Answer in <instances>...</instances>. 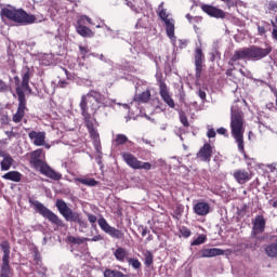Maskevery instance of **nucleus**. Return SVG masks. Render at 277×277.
<instances>
[{
  "label": "nucleus",
  "instance_id": "nucleus-48",
  "mask_svg": "<svg viewBox=\"0 0 277 277\" xmlns=\"http://www.w3.org/2000/svg\"><path fill=\"white\" fill-rule=\"evenodd\" d=\"M5 90H8V84L0 79V92H5Z\"/></svg>",
  "mask_w": 277,
  "mask_h": 277
},
{
  "label": "nucleus",
  "instance_id": "nucleus-20",
  "mask_svg": "<svg viewBox=\"0 0 277 277\" xmlns=\"http://www.w3.org/2000/svg\"><path fill=\"white\" fill-rule=\"evenodd\" d=\"M222 254H224V250L219 248L202 249L199 252V259H211L213 256H222Z\"/></svg>",
  "mask_w": 277,
  "mask_h": 277
},
{
  "label": "nucleus",
  "instance_id": "nucleus-5",
  "mask_svg": "<svg viewBox=\"0 0 277 277\" xmlns=\"http://www.w3.org/2000/svg\"><path fill=\"white\" fill-rule=\"evenodd\" d=\"M2 18H8L13 21V23H18L19 25H31L36 23V16L27 14L23 9L16 8H4L0 12Z\"/></svg>",
  "mask_w": 277,
  "mask_h": 277
},
{
  "label": "nucleus",
  "instance_id": "nucleus-13",
  "mask_svg": "<svg viewBox=\"0 0 277 277\" xmlns=\"http://www.w3.org/2000/svg\"><path fill=\"white\" fill-rule=\"evenodd\" d=\"M97 224L100 228L104 233H106V235H109V237H113V239H122V237H124V234L122 233V230L117 229L116 227H111V225L107 223V220H105V217H100L97 220Z\"/></svg>",
  "mask_w": 277,
  "mask_h": 277
},
{
  "label": "nucleus",
  "instance_id": "nucleus-45",
  "mask_svg": "<svg viewBox=\"0 0 277 277\" xmlns=\"http://www.w3.org/2000/svg\"><path fill=\"white\" fill-rule=\"evenodd\" d=\"M163 166H166V160L159 158V159L155 162V166H154V167L151 166V168L163 167Z\"/></svg>",
  "mask_w": 277,
  "mask_h": 277
},
{
  "label": "nucleus",
  "instance_id": "nucleus-15",
  "mask_svg": "<svg viewBox=\"0 0 277 277\" xmlns=\"http://www.w3.org/2000/svg\"><path fill=\"white\" fill-rule=\"evenodd\" d=\"M117 5H127L132 12L140 14V11L144 10V5H146V0H133V2L129 0H117Z\"/></svg>",
  "mask_w": 277,
  "mask_h": 277
},
{
  "label": "nucleus",
  "instance_id": "nucleus-33",
  "mask_svg": "<svg viewBox=\"0 0 277 277\" xmlns=\"http://www.w3.org/2000/svg\"><path fill=\"white\" fill-rule=\"evenodd\" d=\"M88 240H89L88 238L74 237V236H70L68 238V241L70 243H76L77 246H81V243H85V241H88Z\"/></svg>",
  "mask_w": 277,
  "mask_h": 277
},
{
  "label": "nucleus",
  "instance_id": "nucleus-53",
  "mask_svg": "<svg viewBox=\"0 0 277 277\" xmlns=\"http://www.w3.org/2000/svg\"><path fill=\"white\" fill-rule=\"evenodd\" d=\"M179 42H180V49H185V47H187V40L181 39Z\"/></svg>",
  "mask_w": 277,
  "mask_h": 277
},
{
  "label": "nucleus",
  "instance_id": "nucleus-43",
  "mask_svg": "<svg viewBox=\"0 0 277 277\" xmlns=\"http://www.w3.org/2000/svg\"><path fill=\"white\" fill-rule=\"evenodd\" d=\"M88 221L90 222V224H96V215L94 214H87Z\"/></svg>",
  "mask_w": 277,
  "mask_h": 277
},
{
  "label": "nucleus",
  "instance_id": "nucleus-17",
  "mask_svg": "<svg viewBox=\"0 0 277 277\" xmlns=\"http://www.w3.org/2000/svg\"><path fill=\"white\" fill-rule=\"evenodd\" d=\"M201 10H202V12L208 14V16H212L213 18H224V16H226L224 11H222L221 9H217L213 5L203 4L201 6Z\"/></svg>",
  "mask_w": 277,
  "mask_h": 277
},
{
  "label": "nucleus",
  "instance_id": "nucleus-24",
  "mask_svg": "<svg viewBox=\"0 0 277 277\" xmlns=\"http://www.w3.org/2000/svg\"><path fill=\"white\" fill-rule=\"evenodd\" d=\"M234 177L240 185H243V183H248V181H250V174L248 171L238 170L234 172Z\"/></svg>",
  "mask_w": 277,
  "mask_h": 277
},
{
  "label": "nucleus",
  "instance_id": "nucleus-60",
  "mask_svg": "<svg viewBox=\"0 0 277 277\" xmlns=\"http://www.w3.org/2000/svg\"><path fill=\"white\" fill-rule=\"evenodd\" d=\"M43 146H45V148H51V145H49V144H47V141H44V145Z\"/></svg>",
  "mask_w": 277,
  "mask_h": 277
},
{
  "label": "nucleus",
  "instance_id": "nucleus-28",
  "mask_svg": "<svg viewBox=\"0 0 277 277\" xmlns=\"http://www.w3.org/2000/svg\"><path fill=\"white\" fill-rule=\"evenodd\" d=\"M76 181H78V183H81L82 185H87L88 187H96V185H98V182L94 179L79 177Z\"/></svg>",
  "mask_w": 277,
  "mask_h": 277
},
{
  "label": "nucleus",
  "instance_id": "nucleus-42",
  "mask_svg": "<svg viewBox=\"0 0 277 277\" xmlns=\"http://www.w3.org/2000/svg\"><path fill=\"white\" fill-rule=\"evenodd\" d=\"M222 1L226 3L227 8H233V5H237L238 3H241V2H237V0H222Z\"/></svg>",
  "mask_w": 277,
  "mask_h": 277
},
{
  "label": "nucleus",
  "instance_id": "nucleus-57",
  "mask_svg": "<svg viewBox=\"0 0 277 277\" xmlns=\"http://www.w3.org/2000/svg\"><path fill=\"white\" fill-rule=\"evenodd\" d=\"M271 8L272 10H277V2H272Z\"/></svg>",
  "mask_w": 277,
  "mask_h": 277
},
{
  "label": "nucleus",
  "instance_id": "nucleus-55",
  "mask_svg": "<svg viewBox=\"0 0 277 277\" xmlns=\"http://www.w3.org/2000/svg\"><path fill=\"white\" fill-rule=\"evenodd\" d=\"M239 72L243 76V77H250V71H246L243 69H239Z\"/></svg>",
  "mask_w": 277,
  "mask_h": 277
},
{
  "label": "nucleus",
  "instance_id": "nucleus-6",
  "mask_svg": "<svg viewBox=\"0 0 277 277\" xmlns=\"http://www.w3.org/2000/svg\"><path fill=\"white\" fill-rule=\"evenodd\" d=\"M40 157H42V149H37L31 153L30 159L35 168H39L41 174L48 176V179H52V181H62V173H58L55 170H53L51 167H49V164L40 160Z\"/></svg>",
  "mask_w": 277,
  "mask_h": 277
},
{
  "label": "nucleus",
  "instance_id": "nucleus-1",
  "mask_svg": "<svg viewBox=\"0 0 277 277\" xmlns=\"http://www.w3.org/2000/svg\"><path fill=\"white\" fill-rule=\"evenodd\" d=\"M114 104H116V101L107 100L103 93L95 90H91L88 94L82 95L79 104L90 137L93 140V146L100 159L103 157V151H101V136L98 135V131L94 129V122H96L94 116L101 107H114Z\"/></svg>",
  "mask_w": 277,
  "mask_h": 277
},
{
  "label": "nucleus",
  "instance_id": "nucleus-11",
  "mask_svg": "<svg viewBox=\"0 0 277 277\" xmlns=\"http://www.w3.org/2000/svg\"><path fill=\"white\" fill-rule=\"evenodd\" d=\"M121 157L123 161H126L127 166L132 168V170H153V164L150 162H144L142 160H138L131 153H122Z\"/></svg>",
  "mask_w": 277,
  "mask_h": 277
},
{
  "label": "nucleus",
  "instance_id": "nucleus-18",
  "mask_svg": "<svg viewBox=\"0 0 277 277\" xmlns=\"http://www.w3.org/2000/svg\"><path fill=\"white\" fill-rule=\"evenodd\" d=\"M211 155H213V149L211 145L205 144L197 154V159H200V161H206V163H209V161H211Z\"/></svg>",
  "mask_w": 277,
  "mask_h": 277
},
{
  "label": "nucleus",
  "instance_id": "nucleus-40",
  "mask_svg": "<svg viewBox=\"0 0 277 277\" xmlns=\"http://www.w3.org/2000/svg\"><path fill=\"white\" fill-rule=\"evenodd\" d=\"M180 233H181L182 237H185V238L192 236V230H189V228H187V227H182L180 229Z\"/></svg>",
  "mask_w": 277,
  "mask_h": 277
},
{
  "label": "nucleus",
  "instance_id": "nucleus-46",
  "mask_svg": "<svg viewBox=\"0 0 277 277\" xmlns=\"http://www.w3.org/2000/svg\"><path fill=\"white\" fill-rule=\"evenodd\" d=\"M172 159L174 160L173 168H180V166H181V158L172 157Z\"/></svg>",
  "mask_w": 277,
  "mask_h": 277
},
{
  "label": "nucleus",
  "instance_id": "nucleus-56",
  "mask_svg": "<svg viewBox=\"0 0 277 277\" xmlns=\"http://www.w3.org/2000/svg\"><path fill=\"white\" fill-rule=\"evenodd\" d=\"M186 18H187V21H189V23H192V21H199L198 17H192V15H189V14H186Z\"/></svg>",
  "mask_w": 277,
  "mask_h": 277
},
{
  "label": "nucleus",
  "instance_id": "nucleus-3",
  "mask_svg": "<svg viewBox=\"0 0 277 277\" xmlns=\"http://www.w3.org/2000/svg\"><path fill=\"white\" fill-rule=\"evenodd\" d=\"M272 53V49L259 48L256 45H252L250 48L240 49L234 52L233 56L228 61L229 66H241V60H253L259 61L263 60V57H267V54Z\"/></svg>",
  "mask_w": 277,
  "mask_h": 277
},
{
  "label": "nucleus",
  "instance_id": "nucleus-23",
  "mask_svg": "<svg viewBox=\"0 0 277 277\" xmlns=\"http://www.w3.org/2000/svg\"><path fill=\"white\" fill-rule=\"evenodd\" d=\"M116 261H119V263H124L127 259H129V251L122 247H118L114 252H113Z\"/></svg>",
  "mask_w": 277,
  "mask_h": 277
},
{
  "label": "nucleus",
  "instance_id": "nucleus-22",
  "mask_svg": "<svg viewBox=\"0 0 277 277\" xmlns=\"http://www.w3.org/2000/svg\"><path fill=\"white\" fill-rule=\"evenodd\" d=\"M0 157H2V161L0 162L1 171L8 172V170H10V168H12V164L14 163V158H12V156H10V154L8 153H4Z\"/></svg>",
  "mask_w": 277,
  "mask_h": 277
},
{
  "label": "nucleus",
  "instance_id": "nucleus-2",
  "mask_svg": "<svg viewBox=\"0 0 277 277\" xmlns=\"http://www.w3.org/2000/svg\"><path fill=\"white\" fill-rule=\"evenodd\" d=\"M29 69H26L23 72V80L21 83V78L16 76L14 78L15 85H16V94L18 98V107L17 111L13 115V122H21L23 118L25 117V110L27 109V101L25 100V92H31V89L29 88Z\"/></svg>",
  "mask_w": 277,
  "mask_h": 277
},
{
  "label": "nucleus",
  "instance_id": "nucleus-8",
  "mask_svg": "<svg viewBox=\"0 0 277 277\" xmlns=\"http://www.w3.org/2000/svg\"><path fill=\"white\" fill-rule=\"evenodd\" d=\"M28 202L36 211H38L39 214L42 215V217L49 220L51 224H54L55 226H64V221H62L57 214L47 208L42 202L34 200L32 198H29Z\"/></svg>",
  "mask_w": 277,
  "mask_h": 277
},
{
  "label": "nucleus",
  "instance_id": "nucleus-61",
  "mask_svg": "<svg viewBox=\"0 0 277 277\" xmlns=\"http://www.w3.org/2000/svg\"><path fill=\"white\" fill-rule=\"evenodd\" d=\"M142 237H146V229L142 232Z\"/></svg>",
  "mask_w": 277,
  "mask_h": 277
},
{
  "label": "nucleus",
  "instance_id": "nucleus-4",
  "mask_svg": "<svg viewBox=\"0 0 277 277\" xmlns=\"http://www.w3.org/2000/svg\"><path fill=\"white\" fill-rule=\"evenodd\" d=\"M230 130L234 140H236V143L238 144L239 153H245L243 133L246 132V129L243 128V113L235 106H232Z\"/></svg>",
  "mask_w": 277,
  "mask_h": 277
},
{
  "label": "nucleus",
  "instance_id": "nucleus-37",
  "mask_svg": "<svg viewBox=\"0 0 277 277\" xmlns=\"http://www.w3.org/2000/svg\"><path fill=\"white\" fill-rule=\"evenodd\" d=\"M195 77L197 80L200 79V77H202V64H195Z\"/></svg>",
  "mask_w": 277,
  "mask_h": 277
},
{
  "label": "nucleus",
  "instance_id": "nucleus-38",
  "mask_svg": "<svg viewBox=\"0 0 277 277\" xmlns=\"http://www.w3.org/2000/svg\"><path fill=\"white\" fill-rule=\"evenodd\" d=\"M180 122L183 124V127H189V121L187 120L185 113H180Z\"/></svg>",
  "mask_w": 277,
  "mask_h": 277
},
{
  "label": "nucleus",
  "instance_id": "nucleus-64",
  "mask_svg": "<svg viewBox=\"0 0 277 277\" xmlns=\"http://www.w3.org/2000/svg\"><path fill=\"white\" fill-rule=\"evenodd\" d=\"M4 153H5V151H3V150L0 149V157H1Z\"/></svg>",
  "mask_w": 277,
  "mask_h": 277
},
{
  "label": "nucleus",
  "instance_id": "nucleus-31",
  "mask_svg": "<svg viewBox=\"0 0 277 277\" xmlns=\"http://www.w3.org/2000/svg\"><path fill=\"white\" fill-rule=\"evenodd\" d=\"M114 142L117 146H122V144H127V142H129V137L124 134H117Z\"/></svg>",
  "mask_w": 277,
  "mask_h": 277
},
{
  "label": "nucleus",
  "instance_id": "nucleus-32",
  "mask_svg": "<svg viewBox=\"0 0 277 277\" xmlns=\"http://www.w3.org/2000/svg\"><path fill=\"white\" fill-rule=\"evenodd\" d=\"M127 263H128V265H131V267H133V269H140L142 267V262H140V260H137L135 258L127 259Z\"/></svg>",
  "mask_w": 277,
  "mask_h": 277
},
{
  "label": "nucleus",
  "instance_id": "nucleus-54",
  "mask_svg": "<svg viewBox=\"0 0 277 277\" xmlns=\"http://www.w3.org/2000/svg\"><path fill=\"white\" fill-rule=\"evenodd\" d=\"M229 66H232V68H228V69L226 70L227 77H230V75H233V70H235V66H236V65H229Z\"/></svg>",
  "mask_w": 277,
  "mask_h": 277
},
{
  "label": "nucleus",
  "instance_id": "nucleus-44",
  "mask_svg": "<svg viewBox=\"0 0 277 277\" xmlns=\"http://www.w3.org/2000/svg\"><path fill=\"white\" fill-rule=\"evenodd\" d=\"M207 136H208L209 138L215 137V130H214L213 128L209 127V126H208V133H207Z\"/></svg>",
  "mask_w": 277,
  "mask_h": 277
},
{
  "label": "nucleus",
  "instance_id": "nucleus-62",
  "mask_svg": "<svg viewBox=\"0 0 277 277\" xmlns=\"http://www.w3.org/2000/svg\"><path fill=\"white\" fill-rule=\"evenodd\" d=\"M96 28L101 29V28H103V26L101 24H98V25H96Z\"/></svg>",
  "mask_w": 277,
  "mask_h": 277
},
{
  "label": "nucleus",
  "instance_id": "nucleus-59",
  "mask_svg": "<svg viewBox=\"0 0 277 277\" xmlns=\"http://www.w3.org/2000/svg\"><path fill=\"white\" fill-rule=\"evenodd\" d=\"M104 27H105V29H107V31H114V30H111V28H109V26H107V25H104Z\"/></svg>",
  "mask_w": 277,
  "mask_h": 277
},
{
  "label": "nucleus",
  "instance_id": "nucleus-7",
  "mask_svg": "<svg viewBox=\"0 0 277 277\" xmlns=\"http://www.w3.org/2000/svg\"><path fill=\"white\" fill-rule=\"evenodd\" d=\"M55 207L66 222H74L75 224H79V226L85 225V222L81 219V214L72 211L63 199L56 200Z\"/></svg>",
  "mask_w": 277,
  "mask_h": 277
},
{
  "label": "nucleus",
  "instance_id": "nucleus-50",
  "mask_svg": "<svg viewBox=\"0 0 277 277\" xmlns=\"http://www.w3.org/2000/svg\"><path fill=\"white\" fill-rule=\"evenodd\" d=\"M216 133H219V135H225L226 137H228V135L226 134V129L225 128H219L216 130Z\"/></svg>",
  "mask_w": 277,
  "mask_h": 277
},
{
  "label": "nucleus",
  "instance_id": "nucleus-26",
  "mask_svg": "<svg viewBox=\"0 0 277 277\" xmlns=\"http://www.w3.org/2000/svg\"><path fill=\"white\" fill-rule=\"evenodd\" d=\"M12 267H10V260L2 261L0 277H11Z\"/></svg>",
  "mask_w": 277,
  "mask_h": 277
},
{
  "label": "nucleus",
  "instance_id": "nucleus-35",
  "mask_svg": "<svg viewBox=\"0 0 277 277\" xmlns=\"http://www.w3.org/2000/svg\"><path fill=\"white\" fill-rule=\"evenodd\" d=\"M205 241H207V237L205 235H200L190 243V246H201Z\"/></svg>",
  "mask_w": 277,
  "mask_h": 277
},
{
  "label": "nucleus",
  "instance_id": "nucleus-34",
  "mask_svg": "<svg viewBox=\"0 0 277 277\" xmlns=\"http://www.w3.org/2000/svg\"><path fill=\"white\" fill-rule=\"evenodd\" d=\"M143 256L145 259V265L147 267H149V265L153 263V259H154L153 252L146 250V251L143 252Z\"/></svg>",
  "mask_w": 277,
  "mask_h": 277
},
{
  "label": "nucleus",
  "instance_id": "nucleus-25",
  "mask_svg": "<svg viewBox=\"0 0 277 277\" xmlns=\"http://www.w3.org/2000/svg\"><path fill=\"white\" fill-rule=\"evenodd\" d=\"M2 179H4V181H13V183H21L23 175L18 171H10L2 175Z\"/></svg>",
  "mask_w": 277,
  "mask_h": 277
},
{
  "label": "nucleus",
  "instance_id": "nucleus-27",
  "mask_svg": "<svg viewBox=\"0 0 277 277\" xmlns=\"http://www.w3.org/2000/svg\"><path fill=\"white\" fill-rule=\"evenodd\" d=\"M0 248L3 252L2 261H10V242L2 241Z\"/></svg>",
  "mask_w": 277,
  "mask_h": 277
},
{
  "label": "nucleus",
  "instance_id": "nucleus-39",
  "mask_svg": "<svg viewBox=\"0 0 277 277\" xmlns=\"http://www.w3.org/2000/svg\"><path fill=\"white\" fill-rule=\"evenodd\" d=\"M0 122L1 124H8L10 122V117L6 113H0Z\"/></svg>",
  "mask_w": 277,
  "mask_h": 277
},
{
  "label": "nucleus",
  "instance_id": "nucleus-29",
  "mask_svg": "<svg viewBox=\"0 0 277 277\" xmlns=\"http://www.w3.org/2000/svg\"><path fill=\"white\" fill-rule=\"evenodd\" d=\"M195 64H205V54L201 48L195 50Z\"/></svg>",
  "mask_w": 277,
  "mask_h": 277
},
{
  "label": "nucleus",
  "instance_id": "nucleus-51",
  "mask_svg": "<svg viewBox=\"0 0 277 277\" xmlns=\"http://www.w3.org/2000/svg\"><path fill=\"white\" fill-rule=\"evenodd\" d=\"M58 88H66L68 85V81L66 80H60L57 83Z\"/></svg>",
  "mask_w": 277,
  "mask_h": 277
},
{
  "label": "nucleus",
  "instance_id": "nucleus-47",
  "mask_svg": "<svg viewBox=\"0 0 277 277\" xmlns=\"http://www.w3.org/2000/svg\"><path fill=\"white\" fill-rule=\"evenodd\" d=\"M198 96L199 98H201V101H206L207 100V93L202 90L198 91Z\"/></svg>",
  "mask_w": 277,
  "mask_h": 277
},
{
  "label": "nucleus",
  "instance_id": "nucleus-9",
  "mask_svg": "<svg viewBox=\"0 0 277 277\" xmlns=\"http://www.w3.org/2000/svg\"><path fill=\"white\" fill-rule=\"evenodd\" d=\"M158 16L161 18L166 25V32L168 38H170L173 47H176V36L174 35V18L170 17L168 10L163 8V2L158 6Z\"/></svg>",
  "mask_w": 277,
  "mask_h": 277
},
{
  "label": "nucleus",
  "instance_id": "nucleus-30",
  "mask_svg": "<svg viewBox=\"0 0 277 277\" xmlns=\"http://www.w3.org/2000/svg\"><path fill=\"white\" fill-rule=\"evenodd\" d=\"M265 253L267 254V256H277V242L267 246L265 248Z\"/></svg>",
  "mask_w": 277,
  "mask_h": 277
},
{
  "label": "nucleus",
  "instance_id": "nucleus-19",
  "mask_svg": "<svg viewBox=\"0 0 277 277\" xmlns=\"http://www.w3.org/2000/svg\"><path fill=\"white\" fill-rule=\"evenodd\" d=\"M265 230V217L263 215L255 216L253 222L252 235L256 237V235H261Z\"/></svg>",
  "mask_w": 277,
  "mask_h": 277
},
{
  "label": "nucleus",
  "instance_id": "nucleus-58",
  "mask_svg": "<svg viewBox=\"0 0 277 277\" xmlns=\"http://www.w3.org/2000/svg\"><path fill=\"white\" fill-rule=\"evenodd\" d=\"M98 58H100L102 62H105V55L101 54V55L98 56Z\"/></svg>",
  "mask_w": 277,
  "mask_h": 277
},
{
  "label": "nucleus",
  "instance_id": "nucleus-63",
  "mask_svg": "<svg viewBox=\"0 0 277 277\" xmlns=\"http://www.w3.org/2000/svg\"><path fill=\"white\" fill-rule=\"evenodd\" d=\"M6 135H9V137L12 136V132H6Z\"/></svg>",
  "mask_w": 277,
  "mask_h": 277
},
{
  "label": "nucleus",
  "instance_id": "nucleus-36",
  "mask_svg": "<svg viewBox=\"0 0 277 277\" xmlns=\"http://www.w3.org/2000/svg\"><path fill=\"white\" fill-rule=\"evenodd\" d=\"M79 53L82 60H85V57H88V53H90V49L85 45H79Z\"/></svg>",
  "mask_w": 277,
  "mask_h": 277
},
{
  "label": "nucleus",
  "instance_id": "nucleus-41",
  "mask_svg": "<svg viewBox=\"0 0 277 277\" xmlns=\"http://www.w3.org/2000/svg\"><path fill=\"white\" fill-rule=\"evenodd\" d=\"M272 26H273L272 37L274 38V40H277V22L272 21Z\"/></svg>",
  "mask_w": 277,
  "mask_h": 277
},
{
  "label": "nucleus",
  "instance_id": "nucleus-14",
  "mask_svg": "<svg viewBox=\"0 0 277 277\" xmlns=\"http://www.w3.org/2000/svg\"><path fill=\"white\" fill-rule=\"evenodd\" d=\"M156 77H157L159 92H160V96H161L162 101H164L168 104V106L171 107V109H174V107H175L174 100L170 95V90L168 89V85L166 84L164 81L161 80L159 75H157Z\"/></svg>",
  "mask_w": 277,
  "mask_h": 277
},
{
  "label": "nucleus",
  "instance_id": "nucleus-10",
  "mask_svg": "<svg viewBox=\"0 0 277 277\" xmlns=\"http://www.w3.org/2000/svg\"><path fill=\"white\" fill-rule=\"evenodd\" d=\"M150 101V90H146L142 93H135L133 101L129 104L117 103L119 107H123V109H136L138 114H142V108L140 105H144V103H148Z\"/></svg>",
  "mask_w": 277,
  "mask_h": 277
},
{
  "label": "nucleus",
  "instance_id": "nucleus-12",
  "mask_svg": "<svg viewBox=\"0 0 277 277\" xmlns=\"http://www.w3.org/2000/svg\"><path fill=\"white\" fill-rule=\"evenodd\" d=\"M85 21L87 23H89V25H94V23H92V18L87 15H82L77 19V34H79V36H82V38H92V36H94V32H92V30L87 26H83L85 25Z\"/></svg>",
  "mask_w": 277,
  "mask_h": 277
},
{
  "label": "nucleus",
  "instance_id": "nucleus-52",
  "mask_svg": "<svg viewBox=\"0 0 277 277\" xmlns=\"http://www.w3.org/2000/svg\"><path fill=\"white\" fill-rule=\"evenodd\" d=\"M265 27L264 26H258V32L260 36H265Z\"/></svg>",
  "mask_w": 277,
  "mask_h": 277
},
{
  "label": "nucleus",
  "instance_id": "nucleus-49",
  "mask_svg": "<svg viewBox=\"0 0 277 277\" xmlns=\"http://www.w3.org/2000/svg\"><path fill=\"white\" fill-rule=\"evenodd\" d=\"M89 240L88 241H103V236L101 235H96L94 236L93 238H88Z\"/></svg>",
  "mask_w": 277,
  "mask_h": 277
},
{
  "label": "nucleus",
  "instance_id": "nucleus-21",
  "mask_svg": "<svg viewBox=\"0 0 277 277\" xmlns=\"http://www.w3.org/2000/svg\"><path fill=\"white\" fill-rule=\"evenodd\" d=\"M194 211L196 215H201V216L209 215L211 211V206H209V203L205 201H199L194 206Z\"/></svg>",
  "mask_w": 277,
  "mask_h": 277
},
{
  "label": "nucleus",
  "instance_id": "nucleus-16",
  "mask_svg": "<svg viewBox=\"0 0 277 277\" xmlns=\"http://www.w3.org/2000/svg\"><path fill=\"white\" fill-rule=\"evenodd\" d=\"M28 137L34 146H44V141H47V132L31 130L28 133Z\"/></svg>",
  "mask_w": 277,
  "mask_h": 277
}]
</instances>
